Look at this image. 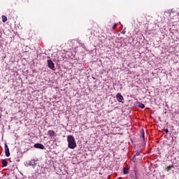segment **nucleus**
I'll use <instances>...</instances> for the list:
<instances>
[{
    "instance_id": "obj_11",
    "label": "nucleus",
    "mask_w": 179,
    "mask_h": 179,
    "mask_svg": "<svg viewBox=\"0 0 179 179\" xmlns=\"http://www.w3.org/2000/svg\"><path fill=\"white\" fill-rule=\"evenodd\" d=\"M141 137L143 138V139H145V132L143 131H141Z\"/></svg>"
},
{
    "instance_id": "obj_3",
    "label": "nucleus",
    "mask_w": 179,
    "mask_h": 179,
    "mask_svg": "<svg viewBox=\"0 0 179 179\" xmlns=\"http://www.w3.org/2000/svg\"><path fill=\"white\" fill-rule=\"evenodd\" d=\"M116 99H117V101H119V103H122V101L124 100V96H122V95H121V94L118 93L116 95Z\"/></svg>"
},
{
    "instance_id": "obj_7",
    "label": "nucleus",
    "mask_w": 179,
    "mask_h": 179,
    "mask_svg": "<svg viewBox=\"0 0 179 179\" xmlns=\"http://www.w3.org/2000/svg\"><path fill=\"white\" fill-rule=\"evenodd\" d=\"M2 164H3V166H4V167H6V166H8V161H6L5 159L3 160Z\"/></svg>"
},
{
    "instance_id": "obj_12",
    "label": "nucleus",
    "mask_w": 179,
    "mask_h": 179,
    "mask_svg": "<svg viewBox=\"0 0 179 179\" xmlns=\"http://www.w3.org/2000/svg\"><path fill=\"white\" fill-rule=\"evenodd\" d=\"M163 131H164V132H166V134H169V129H164Z\"/></svg>"
},
{
    "instance_id": "obj_9",
    "label": "nucleus",
    "mask_w": 179,
    "mask_h": 179,
    "mask_svg": "<svg viewBox=\"0 0 179 179\" xmlns=\"http://www.w3.org/2000/svg\"><path fill=\"white\" fill-rule=\"evenodd\" d=\"M123 173H124V174H128V173H129V171H128V169L127 168H124Z\"/></svg>"
},
{
    "instance_id": "obj_10",
    "label": "nucleus",
    "mask_w": 179,
    "mask_h": 179,
    "mask_svg": "<svg viewBox=\"0 0 179 179\" xmlns=\"http://www.w3.org/2000/svg\"><path fill=\"white\" fill-rule=\"evenodd\" d=\"M138 107H140V108H145V104L138 103Z\"/></svg>"
},
{
    "instance_id": "obj_13",
    "label": "nucleus",
    "mask_w": 179,
    "mask_h": 179,
    "mask_svg": "<svg viewBox=\"0 0 179 179\" xmlns=\"http://www.w3.org/2000/svg\"><path fill=\"white\" fill-rule=\"evenodd\" d=\"M117 25V24H115L113 25V29H116Z\"/></svg>"
},
{
    "instance_id": "obj_6",
    "label": "nucleus",
    "mask_w": 179,
    "mask_h": 179,
    "mask_svg": "<svg viewBox=\"0 0 179 179\" xmlns=\"http://www.w3.org/2000/svg\"><path fill=\"white\" fill-rule=\"evenodd\" d=\"M48 135H49V136H55V131H54V130H49L48 131Z\"/></svg>"
},
{
    "instance_id": "obj_8",
    "label": "nucleus",
    "mask_w": 179,
    "mask_h": 179,
    "mask_svg": "<svg viewBox=\"0 0 179 179\" xmlns=\"http://www.w3.org/2000/svg\"><path fill=\"white\" fill-rule=\"evenodd\" d=\"M6 20H8V17H6V16H5V15H2V22H3V23H5V22H6Z\"/></svg>"
},
{
    "instance_id": "obj_2",
    "label": "nucleus",
    "mask_w": 179,
    "mask_h": 179,
    "mask_svg": "<svg viewBox=\"0 0 179 179\" xmlns=\"http://www.w3.org/2000/svg\"><path fill=\"white\" fill-rule=\"evenodd\" d=\"M48 66L50 69H55V64L52 62V60H48Z\"/></svg>"
},
{
    "instance_id": "obj_17",
    "label": "nucleus",
    "mask_w": 179,
    "mask_h": 179,
    "mask_svg": "<svg viewBox=\"0 0 179 179\" xmlns=\"http://www.w3.org/2000/svg\"><path fill=\"white\" fill-rule=\"evenodd\" d=\"M0 118H1V115H0Z\"/></svg>"
},
{
    "instance_id": "obj_4",
    "label": "nucleus",
    "mask_w": 179,
    "mask_h": 179,
    "mask_svg": "<svg viewBox=\"0 0 179 179\" xmlns=\"http://www.w3.org/2000/svg\"><path fill=\"white\" fill-rule=\"evenodd\" d=\"M34 147L36 149H41L42 150L45 149L44 145L41 143H36L34 144Z\"/></svg>"
},
{
    "instance_id": "obj_1",
    "label": "nucleus",
    "mask_w": 179,
    "mask_h": 179,
    "mask_svg": "<svg viewBox=\"0 0 179 179\" xmlns=\"http://www.w3.org/2000/svg\"><path fill=\"white\" fill-rule=\"evenodd\" d=\"M67 142L70 149H75V148H76V141H75V137L73 136L69 135L67 136Z\"/></svg>"
},
{
    "instance_id": "obj_15",
    "label": "nucleus",
    "mask_w": 179,
    "mask_h": 179,
    "mask_svg": "<svg viewBox=\"0 0 179 179\" xmlns=\"http://www.w3.org/2000/svg\"><path fill=\"white\" fill-rule=\"evenodd\" d=\"M170 169H171V166H168L167 167V170H170Z\"/></svg>"
},
{
    "instance_id": "obj_16",
    "label": "nucleus",
    "mask_w": 179,
    "mask_h": 179,
    "mask_svg": "<svg viewBox=\"0 0 179 179\" xmlns=\"http://www.w3.org/2000/svg\"><path fill=\"white\" fill-rule=\"evenodd\" d=\"M139 23H142V22H139Z\"/></svg>"
},
{
    "instance_id": "obj_5",
    "label": "nucleus",
    "mask_w": 179,
    "mask_h": 179,
    "mask_svg": "<svg viewBox=\"0 0 179 179\" xmlns=\"http://www.w3.org/2000/svg\"><path fill=\"white\" fill-rule=\"evenodd\" d=\"M5 153L7 157H9V156H10V152H9V148L8 147L7 144H5Z\"/></svg>"
},
{
    "instance_id": "obj_14",
    "label": "nucleus",
    "mask_w": 179,
    "mask_h": 179,
    "mask_svg": "<svg viewBox=\"0 0 179 179\" xmlns=\"http://www.w3.org/2000/svg\"><path fill=\"white\" fill-rule=\"evenodd\" d=\"M141 152H136V156H139V154H140Z\"/></svg>"
}]
</instances>
